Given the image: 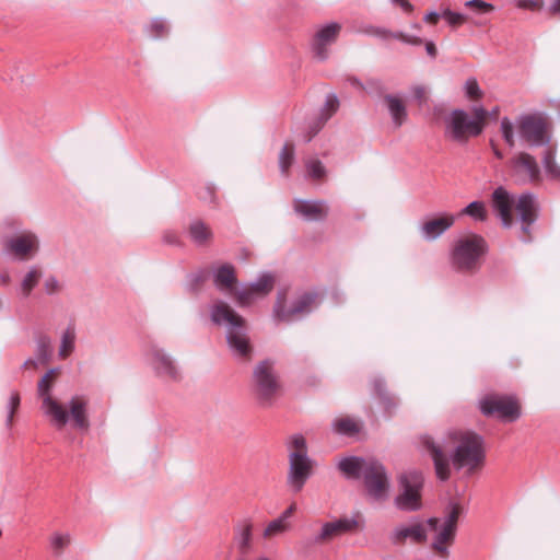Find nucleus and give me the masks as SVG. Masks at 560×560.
<instances>
[{"label": "nucleus", "mask_w": 560, "mask_h": 560, "mask_svg": "<svg viewBox=\"0 0 560 560\" xmlns=\"http://www.w3.org/2000/svg\"><path fill=\"white\" fill-rule=\"evenodd\" d=\"M422 444L433 459L438 478L443 481L451 476V464L456 469L467 468L469 472H474L485 463L483 439L469 430H452L443 443L424 436Z\"/></svg>", "instance_id": "f257e3e1"}, {"label": "nucleus", "mask_w": 560, "mask_h": 560, "mask_svg": "<svg viewBox=\"0 0 560 560\" xmlns=\"http://www.w3.org/2000/svg\"><path fill=\"white\" fill-rule=\"evenodd\" d=\"M211 318L215 324L226 326V342L232 354L241 362H250L254 347L248 336L246 320L229 304L221 301L214 303Z\"/></svg>", "instance_id": "f03ea898"}, {"label": "nucleus", "mask_w": 560, "mask_h": 560, "mask_svg": "<svg viewBox=\"0 0 560 560\" xmlns=\"http://www.w3.org/2000/svg\"><path fill=\"white\" fill-rule=\"evenodd\" d=\"M492 206L505 228H510L513 223L512 208L514 207L523 223L522 231L524 235L522 240H530L529 226L536 220V206L533 196L522 195L514 202L509 192L503 187H499L492 194Z\"/></svg>", "instance_id": "7ed1b4c3"}, {"label": "nucleus", "mask_w": 560, "mask_h": 560, "mask_svg": "<svg viewBox=\"0 0 560 560\" xmlns=\"http://www.w3.org/2000/svg\"><path fill=\"white\" fill-rule=\"evenodd\" d=\"M489 115L483 107L472 108L471 117L465 110L455 109L446 119V136L456 142H466L482 132Z\"/></svg>", "instance_id": "20e7f679"}, {"label": "nucleus", "mask_w": 560, "mask_h": 560, "mask_svg": "<svg viewBox=\"0 0 560 560\" xmlns=\"http://www.w3.org/2000/svg\"><path fill=\"white\" fill-rule=\"evenodd\" d=\"M313 471V462L307 455L306 440L302 435H293L289 443V469L287 483L290 489L300 492Z\"/></svg>", "instance_id": "39448f33"}, {"label": "nucleus", "mask_w": 560, "mask_h": 560, "mask_svg": "<svg viewBox=\"0 0 560 560\" xmlns=\"http://www.w3.org/2000/svg\"><path fill=\"white\" fill-rule=\"evenodd\" d=\"M464 508L459 503H452L443 521L432 517L428 521L430 529L434 533L431 549L441 558H448V548L454 544L459 516Z\"/></svg>", "instance_id": "423d86ee"}, {"label": "nucleus", "mask_w": 560, "mask_h": 560, "mask_svg": "<svg viewBox=\"0 0 560 560\" xmlns=\"http://www.w3.org/2000/svg\"><path fill=\"white\" fill-rule=\"evenodd\" d=\"M487 249L485 240L470 234L458 240L454 246L452 260L454 267L460 272L472 273L480 268L481 257Z\"/></svg>", "instance_id": "0eeeda50"}, {"label": "nucleus", "mask_w": 560, "mask_h": 560, "mask_svg": "<svg viewBox=\"0 0 560 560\" xmlns=\"http://www.w3.org/2000/svg\"><path fill=\"white\" fill-rule=\"evenodd\" d=\"M254 395L262 407H270L280 394V383L268 361L258 363L254 370Z\"/></svg>", "instance_id": "6e6552de"}, {"label": "nucleus", "mask_w": 560, "mask_h": 560, "mask_svg": "<svg viewBox=\"0 0 560 560\" xmlns=\"http://www.w3.org/2000/svg\"><path fill=\"white\" fill-rule=\"evenodd\" d=\"M315 301V293L301 292L287 305V291H279L273 305V317L278 322H291L310 313Z\"/></svg>", "instance_id": "1a4fd4ad"}, {"label": "nucleus", "mask_w": 560, "mask_h": 560, "mask_svg": "<svg viewBox=\"0 0 560 560\" xmlns=\"http://www.w3.org/2000/svg\"><path fill=\"white\" fill-rule=\"evenodd\" d=\"M400 493L396 498V505L404 511H416L421 508V489L423 476L420 471H407L399 477Z\"/></svg>", "instance_id": "9d476101"}, {"label": "nucleus", "mask_w": 560, "mask_h": 560, "mask_svg": "<svg viewBox=\"0 0 560 560\" xmlns=\"http://www.w3.org/2000/svg\"><path fill=\"white\" fill-rule=\"evenodd\" d=\"M480 409L486 416L497 415L499 418L511 422L521 416L518 401L508 396H487L480 401Z\"/></svg>", "instance_id": "9b49d317"}, {"label": "nucleus", "mask_w": 560, "mask_h": 560, "mask_svg": "<svg viewBox=\"0 0 560 560\" xmlns=\"http://www.w3.org/2000/svg\"><path fill=\"white\" fill-rule=\"evenodd\" d=\"M365 488L371 497L384 500L387 497L389 483L384 466L374 459H369L363 474Z\"/></svg>", "instance_id": "f8f14e48"}, {"label": "nucleus", "mask_w": 560, "mask_h": 560, "mask_svg": "<svg viewBox=\"0 0 560 560\" xmlns=\"http://www.w3.org/2000/svg\"><path fill=\"white\" fill-rule=\"evenodd\" d=\"M517 127L521 137L532 145H541L548 141L547 121L539 115L521 117Z\"/></svg>", "instance_id": "ddd939ff"}, {"label": "nucleus", "mask_w": 560, "mask_h": 560, "mask_svg": "<svg viewBox=\"0 0 560 560\" xmlns=\"http://www.w3.org/2000/svg\"><path fill=\"white\" fill-rule=\"evenodd\" d=\"M512 175L521 183L537 184L541 179L536 159L526 152L516 153L510 161Z\"/></svg>", "instance_id": "4468645a"}, {"label": "nucleus", "mask_w": 560, "mask_h": 560, "mask_svg": "<svg viewBox=\"0 0 560 560\" xmlns=\"http://www.w3.org/2000/svg\"><path fill=\"white\" fill-rule=\"evenodd\" d=\"M340 31L341 24L334 22L315 32L312 38V50L317 59L325 60L328 58V47L337 40Z\"/></svg>", "instance_id": "2eb2a0df"}, {"label": "nucleus", "mask_w": 560, "mask_h": 560, "mask_svg": "<svg viewBox=\"0 0 560 560\" xmlns=\"http://www.w3.org/2000/svg\"><path fill=\"white\" fill-rule=\"evenodd\" d=\"M359 523L353 518L342 517L323 524L319 533L314 537L316 545H325L345 534L355 532Z\"/></svg>", "instance_id": "dca6fc26"}, {"label": "nucleus", "mask_w": 560, "mask_h": 560, "mask_svg": "<svg viewBox=\"0 0 560 560\" xmlns=\"http://www.w3.org/2000/svg\"><path fill=\"white\" fill-rule=\"evenodd\" d=\"M40 409L48 419L49 424L57 431L63 430L70 422V409L55 397H46Z\"/></svg>", "instance_id": "f3484780"}, {"label": "nucleus", "mask_w": 560, "mask_h": 560, "mask_svg": "<svg viewBox=\"0 0 560 560\" xmlns=\"http://www.w3.org/2000/svg\"><path fill=\"white\" fill-rule=\"evenodd\" d=\"M276 278L271 273H264L255 283L235 292L241 305L249 304L255 298L266 296L275 287Z\"/></svg>", "instance_id": "a211bd4d"}, {"label": "nucleus", "mask_w": 560, "mask_h": 560, "mask_svg": "<svg viewBox=\"0 0 560 560\" xmlns=\"http://www.w3.org/2000/svg\"><path fill=\"white\" fill-rule=\"evenodd\" d=\"M294 211L307 221H324L329 214V206L325 200L294 199Z\"/></svg>", "instance_id": "6ab92c4d"}, {"label": "nucleus", "mask_w": 560, "mask_h": 560, "mask_svg": "<svg viewBox=\"0 0 560 560\" xmlns=\"http://www.w3.org/2000/svg\"><path fill=\"white\" fill-rule=\"evenodd\" d=\"M152 355L153 368L159 377L172 383L182 381V372L170 354L163 350H154Z\"/></svg>", "instance_id": "aec40b11"}, {"label": "nucleus", "mask_w": 560, "mask_h": 560, "mask_svg": "<svg viewBox=\"0 0 560 560\" xmlns=\"http://www.w3.org/2000/svg\"><path fill=\"white\" fill-rule=\"evenodd\" d=\"M7 249L14 255L24 258L38 249V240L33 233H23L7 242Z\"/></svg>", "instance_id": "412c9836"}, {"label": "nucleus", "mask_w": 560, "mask_h": 560, "mask_svg": "<svg viewBox=\"0 0 560 560\" xmlns=\"http://www.w3.org/2000/svg\"><path fill=\"white\" fill-rule=\"evenodd\" d=\"M407 539L412 542L422 544L427 540V530L423 524L417 523L409 526L397 527L392 534V541L395 545H402Z\"/></svg>", "instance_id": "4be33fe9"}, {"label": "nucleus", "mask_w": 560, "mask_h": 560, "mask_svg": "<svg viewBox=\"0 0 560 560\" xmlns=\"http://www.w3.org/2000/svg\"><path fill=\"white\" fill-rule=\"evenodd\" d=\"M455 222L452 214H444L441 217L428 220L422 225V233L428 240H435L448 230Z\"/></svg>", "instance_id": "5701e85b"}, {"label": "nucleus", "mask_w": 560, "mask_h": 560, "mask_svg": "<svg viewBox=\"0 0 560 560\" xmlns=\"http://www.w3.org/2000/svg\"><path fill=\"white\" fill-rule=\"evenodd\" d=\"M237 279L235 269L230 264L220 266L214 275V283L221 290L235 296Z\"/></svg>", "instance_id": "b1692460"}, {"label": "nucleus", "mask_w": 560, "mask_h": 560, "mask_svg": "<svg viewBox=\"0 0 560 560\" xmlns=\"http://www.w3.org/2000/svg\"><path fill=\"white\" fill-rule=\"evenodd\" d=\"M360 32L364 33L366 35H370V36L380 37L382 39L397 38L404 43L411 44V45H421L422 44V39L420 37L409 36L401 32L393 33L389 30L378 27V26H373V25L365 26Z\"/></svg>", "instance_id": "393cba45"}, {"label": "nucleus", "mask_w": 560, "mask_h": 560, "mask_svg": "<svg viewBox=\"0 0 560 560\" xmlns=\"http://www.w3.org/2000/svg\"><path fill=\"white\" fill-rule=\"evenodd\" d=\"M384 102L388 108L394 125L399 128L407 119V109L405 102L395 95L387 94Z\"/></svg>", "instance_id": "a878e982"}, {"label": "nucleus", "mask_w": 560, "mask_h": 560, "mask_svg": "<svg viewBox=\"0 0 560 560\" xmlns=\"http://www.w3.org/2000/svg\"><path fill=\"white\" fill-rule=\"evenodd\" d=\"M90 422L86 415V401L83 398H72V429L88 432Z\"/></svg>", "instance_id": "bb28decb"}, {"label": "nucleus", "mask_w": 560, "mask_h": 560, "mask_svg": "<svg viewBox=\"0 0 560 560\" xmlns=\"http://www.w3.org/2000/svg\"><path fill=\"white\" fill-rule=\"evenodd\" d=\"M253 522L250 518L241 520L235 526V536L241 552H247L252 547Z\"/></svg>", "instance_id": "cd10ccee"}, {"label": "nucleus", "mask_w": 560, "mask_h": 560, "mask_svg": "<svg viewBox=\"0 0 560 560\" xmlns=\"http://www.w3.org/2000/svg\"><path fill=\"white\" fill-rule=\"evenodd\" d=\"M189 235L192 242L198 246H207L213 238L212 230L202 221H196L190 224Z\"/></svg>", "instance_id": "c85d7f7f"}, {"label": "nucleus", "mask_w": 560, "mask_h": 560, "mask_svg": "<svg viewBox=\"0 0 560 560\" xmlns=\"http://www.w3.org/2000/svg\"><path fill=\"white\" fill-rule=\"evenodd\" d=\"M368 462L359 457H347L339 462L338 468L348 478H359L361 472L364 474Z\"/></svg>", "instance_id": "c756f323"}, {"label": "nucleus", "mask_w": 560, "mask_h": 560, "mask_svg": "<svg viewBox=\"0 0 560 560\" xmlns=\"http://www.w3.org/2000/svg\"><path fill=\"white\" fill-rule=\"evenodd\" d=\"M334 430L343 435L353 436L361 430V423L350 417H340L334 421Z\"/></svg>", "instance_id": "7c9ffc66"}, {"label": "nucleus", "mask_w": 560, "mask_h": 560, "mask_svg": "<svg viewBox=\"0 0 560 560\" xmlns=\"http://www.w3.org/2000/svg\"><path fill=\"white\" fill-rule=\"evenodd\" d=\"M59 369L54 368L50 369L37 383V396L42 401L45 400L46 397H52L51 389L55 385L56 374Z\"/></svg>", "instance_id": "2f4dec72"}, {"label": "nucleus", "mask_w": 560, "mask_h": 560, "mask_svg": "<svg viewBox=\"0 0 560 560\" xmlns=\"http://www.w3.org/2000/svg\"><path fill=\"white\" fill-rule=\"evenodd\" d=\"M291 529L290 522H285L280 517H277L270 521L265 529L262 530V537L267 540L275 538L276 536H280Z\"/></svg>", "instance_id": "473e14b6"}, {"label": "nucleus", "mask_w": 560, "mask_h": 560, "mask_svg": "<svg viewBox=\"0 0 560 560\" xmlns=\"http://www.w3.org/2000/svg\"><path fill=\"white\" fill-rule=\"evenodd\" d=\"M54 353L51 340L47 336H40L37 339L35 355L40 364H48Z\"/></svg>", "instance_id": "72a5a7b5"}, {"label": "nucleus", "mask_w": 560, "mask_h": 560, "mask_svg": "<svg viewBox=\"0 0 560 560\" xmlns=\"http://www.w3.org/2000/svg\"><path fill=\"white\" fill-rule=\"evenodd\" d=\"M555 154L556 152L552 148L548 149L544 155L542 163L546 174L551 179L560 182V164L557 163Z\"/></svg>", "instance_id": "f704fd0d"}, {"label": "nucleus", "mask_w": 560, "mask_h": 560, "mask_svg": "<svg viewBox=\"0 0 560 560\" xmlns=\"http://www.w3.org/2000/svg\"><path fill=\"white\" fill-rule=\"evenodd\" d=\"M294 161V145L292 142H285L280 154H279V165L282 174L288 175L289 168Z\"/></svg>", "instance_id": "c9c22d12"}, {"label": "nucleus", "mask_w": 560, "mask_h": 560, "mask_svg": "<svg viewBox=\"0 0 560 560\" xmlns=\"http://www.w3.org/2000/svg\"><path fill=\"white\" fill-rule=\"evenodd\" d=\"M469 215L479 221H486L488 212L486 206L481 201L470 202L466 208L460 211V215Z\"/></svg>", "instance_id": "e433bc0d"}, {"label": "nucleus", "mask_w": 560, "mask_h": 560, "mask_svg": "<svg viewBox=\"0 0 560 560\" xmlns=\"http://www.w3.org/2000/svg\"><path fill=\"white\" fill-rule=\"evenodd\" d=\"M305 166H306V172H307V175L310 178L317 180V182L325 180L327 171H326L324 164L319 160H316V159L308 160L306 162Z\"/></svg>", "instance_id": "4c0bfd02"}, {"label": "nucleus", "mask_w": 560, "mask_h": 560, "mask_svg": "<svg viewBox=\"0 0 560 560\" xmlns=\"http://www.w3.org/2000/svg\"><path fill=\"white\" fill-rule=\"evenodd\" d=\"M42 276V272L38 268L33 267L31 270L25 275L21 288L24 295H28L30 292L33 290V288L38 283V280Z\"/></svg>", "instance_id": "58836bf2"}, {"label": "nucleus", "mask_w": 560, "mask_h": 560, "mask_svg": "<svg viewBox=\"0 0 560 560\" xmlns=\"http://www.w3.org/2000/svg\"><path fill=\"white\" fill-rule=\"evenodd\" d=\"M68 536L54 534L50 538V548L52 550L54 556L59 557L68 546Z\"/></svg>", "instance_id": "ea45409f"}, {"label": "nucleus", "mask_w": 560, "mask_h": 560, "mask_svg": "<svg viewBox=\"0 0 560 560\" xmlns=\"http://www.w3.org/2000/svg\"><path fill=\"white\" fill-rule=\"evenodd\" d=\"M21 398L18 392L11 394L9 402H8V416H7V427L10 428L13 423V418L16 410L20 407Z\"/></svg>", "instance_id": "a19ab883"}, {"label": "nucleus", "mask_w": 560, "mask_h": 560, "mask_svg": "<svg viewBox=\"0 0 560 560\" xmlns=\"http://www.w3.org/2000/svg\"><path fill=\"white\" fill-rule=\"evenodd\" d=\"M501 131H502V136H503L505 142L510 147H514V144H515L514 127H513V124L511 122V120L506 117H504L501 120Z\"/></svg>", "instance_id": "79ce46f5"}, {"label": "nucleus", "mask_w": 560, "mask_h": 560, "mask_svg": "<svg viewBox=\"0 0 560 560\" xmlns=\"http://www.w3.org/2000/svg\"><path fill=\"white\" fill-rule=\"evenodd\" d=\"M442 16L453 27H457L467 21V18L465 15H463L460 13L453 12L450 9H445L442 13Z\"/></svg>", "instance_id": "37998d69"}, {"label": "nucleus", "mask_w": 560, "mask_h": 560, "mask_svg": "<svg viewBox=\"0 0 560 560\" xmlns=\"http://www.w3.org/2000/svg\"><path fill=\"white\" fill-rule=\"evenodd\" d=\"M465 90H466V95L470 100H479L482 96V92H481L476 79L467 80V82L465 84Z\"/></svg>", "instance_id": "c03bdc74"}, {"label": "nucleus", "mask_w": 560, "mask_h": 560, "mask_svg": "<svg viewBox=\"0 0 560 560\" xmlns=\"http://www.w3.org/2000/svg\"><path fill=\"white\" fill-rule=\"evenodd\" d=\"M339 108V101L336 95H329L326 100V104L323 110V115H325V121L329 119Z\"/></svg>", "instance_id": "a18cd8bd"}, {"label": "nucleus", "mask_w": 560, "mask_h": 560, "mask_svg": "<svg viewBox=\"0 0 560 560\" xmlns=\"http://www.w3.org/2000/svg\"><path fill=\"white\" fill-rule=\"evenodd\" d=\"M467 8L476 9L480 12L487 13L493 11L494 7L482 0H469L465 3Z\"/></svg>", "instance_id": "49530a36"}, {"label": "nucleus", "mask_w": 560, "mask_h": 560, "mask_svg": "<svg viewBox=\"0 0 560 560\" xmlns=\"http://www.w3.org/2000/svg\"><path fill=\"white\" fill-rule=\"evenodd\" d=\"M151 33L154 37H162L167 33V25L162 20H154L151 23Z\"/></svg>", "instance_id": "de8ad7c7"}, {"label": "nucleus", "mask_w": 560, "mask_h": 560, "mask_svg": "<svg viewBox=\"0 0 560 560\" xmlns=\"http://www.w3.org/2000/svg\"><path fill=\"white\" fill-rule=\"evenodd\" d=\"M69 353H70V327L66 328L62 334V340H61V346H60V350H59V355L61 358H66V357H68Z\"/></svg>", "instance_id": "09e8293b"}, {"label": "nucleus", "mask_w": 560, "mask_h": 560, "mask_svg": "<svg viewBox=\"0 0 560 560\" xmlns=\"http://www.w3.org/2000/svg\"><path fill=\"white\" fill-rule=\"evenodd\" d=\"M542 0H518L517 7L525 10L537 11L541 8Z\"/></svg>", "instance_id": "8fccbe9b"}, {"label": "nucleus", "mask_w": 560, "mask_h": 560, "mask_svg": "<svg viewBox=\"0 0 560 560\" xmlns=\"http://www.w3.org/2000/svg\"><path fill=\"white\" fill-rule=\"evenodd\" d=\"M59 288V283L56 278L49 277L45 281V290L48 294L55 293Z\"/></svg>", "instance_id": "3c124183"}, {"label": "nucleus", "mask_w": 560, "mask_h": 560, "mask_svg": "<svg viewBox=\"0 0 560 560\" xmlns=\"http://www.w3.org/2000/svg\"><path fill=\"white\" fill-rule=\"evenodd\" d=\"M296 512V503L295 502H292L281 514H280V518L285 521V522H289V518L292 517L294 515V513Z\"/></svg>", "instance_id": "603ef678"}, {"label": "nucleus", "mask_w": 560, "mask_h": 560, "mask_svg": "<svg viewBox=\"0 0 560 560\" xmlns=\"http://www.w3.org/2000/svg\"><path fill=\"white\" fill-rule=\"evenodd\" d=\"M200 196H209L211 202H214V203L217 202L215 189L211 185L206 186L203 191L200 192Z\"/></svg>", "instance_id": "864d4df0"}, {"label": "nucleus", "mask_w": 560, "mask_h": 560, "mask_svg": "<svg viewBox=\"0 0 560 560\" xmlns=\"http://www.w3.org/2000/svg\"><path fill=\"white\" fill-rule=\"evenodd\" d=\"M413 95L417 100H419L420 102L421 101H424L425 97H427V90L424 86H415L413 90Z\"/></svg>", "instance_id": "5fc2aeb1"}, {"label": "nucleus", "mask_w": 560, "mask_h": 560, "mask_svg": "<svg viewBox=\"0 0 560 560\" xmlns=\"http://www.w3.org/2000/svg\"><path fill=\"white\" fill-rule=\"evenodd\" d=\"M42 364L38 362L37 360V357L35 355L34 358H30L27 359L24 363H23V369H30V368H33V369H37L38 366H40Z\"/></svg>", "instance_id": "6e6d98bb"}, {"label": "nucleus", "mask_w": 560, "mask_h": 560, "mask_svg": "<svg viewBox=\"0 0 560 560\" xmlns=\"http://www.w3.org/2000/svg\"><path fill=\"white\" fill-rule=\"evenodd\" d=\"M440 14L436 12H430L424 16V21L429 24L435 25L439 22Z\"/></svg>", "instance_id": "4d7b16f0"}, {"label": "nucleus", "mask_w": 560, "mask_h": 560, "mask_svg": "<svg viewBox=\"0 0 560 560\" xmlns=\"http://www.w3.org/2000/svg\"><path fill=\"white\" fill-rule=\"evenodd\" d=\"M425 50H427L428 55L432 58H435L438 55V49L433 42H428L425 44Z\"/></svg>", "instance_id": "13d9d810"}, {"label": "nucleus", "mask_w": 560, "mask_h": 560, "mask_svg": "<svg viewBox=\"0 0 560 560\" xmlns=\"http://www.w3.org/2000/svg\"><path fill=\"white\" fill-rule=\"evenodd\" d=\"M395 3L400 5L406 12H411L413 5L408 0H393Z\"/></svg>", "instance_id": "bf43d9fd"}, {"label": "nucleus", "mask_w": 560, "mask_h": 560, "mask_svg": "<svg viewBox=\"0 0 560 560\" xmlns=\"http://www.w3.org/2000/svg\"><path fill=\"white\" fill-rule=\"evenodd\" d=\"M550 11L552 13H560V0H553L551 7H550Z\"/></svg>", "instance_id": "052dcab7"}, {"label": "nucleus", "mask_w": 560, "mask_h": 560, "mask_svg": "<svg viewBox=\"0 0 560 560\" xmlns=\"http://www.w3.org/2000/svg\"><path fill=\"white\" fill-rule=\"evenodd\" d=\"M165 241L170 244H175L177 243V236L175 234H165L164 236Z\"/></svg>", "instance_id": "680f3d73"}, {"label": "nucleus", "mask_w": 560, "mask_h": 560, "mask_svg": "<svg viewBox=\"0 0 560 560\" xmlns=\"http://www.w3.org/2000/svg\"><path fill=\"white\" fill-rule=\"evenodd\" d=\"M375 390L376 393L382 396L383 395V389H384V385L381 381H375Z\"/></svg>", "instance_id": "e2e57ef3"}, {"label": "nucleus", "mask_w": 560, "mask_h": 560, "mask_svg": "<svg viewBox=\"0 0 560 560\" xmlns=\"http://www.w3.org/2000/svg\"><path fill=\"white\" fill-rule=\"evenodd\" d=\"M491 147H492L494 155L498 159H503V153L497 148V145L493 142H491Z\"/></svg>", "instance_id": "0e129e2a"}, {"label": "nucleus", "mask_w": 560, "mask_h": 560, "mask_svg": "<svg viewBox=\"0 0 560 560\" xmlns=\"http://www.w3.org/2000/svg\"><path fill=\"white\" fill-rule=\"evenodd\" d=\"M320 127H322V126H318L316 129H314V130L312 131V133H311V135H308V137H307V139H306V140H307V141L312 140V138L314 137V135H316V133H317V131L320 129Z\"/></svg>", "instance_id": "69168bd1"}, {"label": "nucleus", "mask_w": 560, "mask_h": 560, "mask_svg": "<svg viewBox=\"0 0 560 560\" xmlns=\"http://www.w3.org/2000/svg\"><path fill=\"white\" fill-rule=\"evenodd\" d=\"M350 81L353 85H360L357 79H350Z\"/></svg>", "instance_id": "338daca9"}, {"label": "nucleus", "mask_w": 560, "mask_h": 560, "mask_svg": "<svg viewBox=\"0 0 560 560\" xmlns=\"http://www.w3.org/2000/svg\"><path fill=\"white\" fill-rule=\"evenodd\" d=\"M498 114H499V110H498V109H494V110L492 112V115H493L494 117H497V116H498Z\"/></svg>", "instance_id": "774afa93"}]
</instances>
